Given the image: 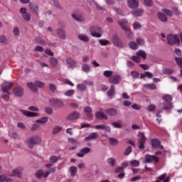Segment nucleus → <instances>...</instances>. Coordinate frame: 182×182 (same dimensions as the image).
Instances as JSON below:
<instances>
[{"mask_svg": "<svg viewBox=\"0 0 182 182\" xmlns=\"http://www.w3.org/2000/svg\"><path fill=\"white\" fill-rule=\"evenodd\" d=\"M167 42L171 46L174 45L179 46L181 42L180 41V36L178 34H169L166 37Z\"/></svg>", "mask_w": 182, "mask_h": 182, "instance_id": "nucleus-1", "label": "nucleus"}, {"mask_svg": "<svg viewBox=\"0 0 182 182\" xmlns=\"http://www.w3.org/2000/svg\"><path fill=\"white\" fill-rule=\"evenodd\" d=\"M41 136L34 135L26 140V143L28 144L29 149H33V146L36 144H41Z\"/></svg>", "mask_w": 182, "mask_h": 182, "instance_id": "nucleus-2", "label": "nucleus"}, {"mask_svg": "<svg viewBox=\"0 0 182 182\" xmlns=\"http://www.w3.org/2000/svg\"><path fill=\"white\" fill-rule=\"evenodd\" d=\"M119 25L121 26L122 29L123 31H126L127 36L128 38H133V33L131 31H129V27H127V25H129V22L126 21V19H122L118 21Z\"/></svg>", "mask_w": 182, "mask_h": 182, "instance_id": "nucleus-3", "label": "nucleus"}, {"mask_svg": "<svg viewBox=\"0 0 182 182\" xmlns=\"http://www.w3.org/2000/svg\"><path fill=\"white\" fill-rule=\"evenodd\" d=\"M56 172V168H51L49 171H47L46 173L43 172V170L40 169L36 171V177L37 178H42V177H48L49 176V173H55Z\"/></svg>", "mask_w": 182, "mask_h": 182, "instance_id": "nucleus-4", "label": "nucleus"}, {"mask_svg": "<svg viewBox=\"0 0 182 182\" xmlns=\"http://www.w3.org/2000/svg\"><path fill=\"white\" fill-rule=\"evenodd\" d=\"M90 31L91 32L92 36H94L95 38L102 37V34H100V33L102 32V28H100V27L92 26L90 27Z\"/></svg>", "mask_w": 182, "mask_h": 182, "instance_id": "nucleus-5", "label": "nucleus"}, {"mask_svg": "<svg viewBox=\"0 0 182 182\" xmlns=\"http://www.w3.org/2000/svg\"><path fill=\"white\" fill-rule=\"evenodd\" d=\"M159 159L157 156L155 155H150L146 154L145 155V163L150 164V163H159Z\"/></svg>", "mask_w": 182, "mask_h": 182, "instance_id": "nucleus-6", "label": "nucleus"}, {"mask_svg": "<svg viewBox=\"0 0 182 182\" xmlns=\"http://www.w3.org/2000/svg\"><path fill=\"white\" fill-rule=\"evenodd\" d=\"M14 86V83L12 82H5L1 85V90L4 93H8L9 95V90Z\"/></svg>", "mask_w": 182, "mask_h": 182, "instance_id": "nucleus-7", "label": "nucleus"}, {"mask_svg": "<svg viewBox=\"0 0 182 182\" xmlns=\"http://www.w3.org/2000/svg\"><path fill=\"white\" fill-rule=\"evenodd\" d=\"M139 136L140 137L139 149L140 150H143L146 149V146H144V144H146V140H147V139L146 138V136H144V133L143 132H139Z\"/></svg>", "mask_w": 182, "mask_h": 182, "instance_id": "nucleus-8", "label": "nucleus"}, {"mask_svg": "<svg viewBox=\"0 0 182 182\" xmlns=\"http://www.w3.org/2000/svg\"><path fill=\"white\" fill-rule=\"evenodd\" d=\"M50 103L53 106V107H62L63 106V102L62 100L58 98H52L50 100Z\"/></svg>", "mask_w": 182, "mask_h": 182, "instance_id": "nucleus-9", "label": "nucleus"}, {"mask_svg": "<svg viewBox=\"0 0 182 182\" xmlns=\"http://www.w3.org/2000/svg\"><path fill=\"white\" fill-rule=\"evenodd\" d=\"M121 80H122V77L119 75L111 76L109 78V83H112V85H119Z\"/></svg>", "mask_w": 182, "mask_h": 182, "instance_id": "nucleus-10", "label": "nucleus"}, {"mask_svg": "<svg viewBox=\"0 0 182 182\" xmlns=\"http://www.w3.org/2000/svg\"><path fill=\"white\" fill-rule=\"evenodd\" d=\"M151 143L154 149H160V150H163V149H164V146L161 145L160 140L157 139H151Z\"/></svg>", "mask_w": 182, "mask_h": 182, "instance_id": "nucleus-11", "label": "nucleus"}, {"mask_svg": "<svg viewBox=\"0 0 182 182\" xmlns=\"http://www.w3.org/2000/svg\"><path fill=\"white\" fill-rule=\"evenodd\" d=\"M127 4L131 9L139 8V0H127Z\"/></svg>", "mask_w": 182, "mask_h": 182, "instance_id": "nucleus-12", "label": "nucleus"}, {"mask_svg": "<svg viewBox=\"0 0 182 182\" xmlns=\"http://www.w3.org/2000/svg\"><path fill=\"white\" fill-rule=\"evenodd\" d=\"M13 92L17 97H21L23 95V88L22 87L17 86L13 89Z\"/></svg>", "mask_w": 182, "mask_h": 182, "instance_id": "nucleus-13", "label": "nucleus"}, {"mask_svg": "<svg viewBox=\"0 0 182 182\" xmlns=\"http://www.w3.org/2000/svg\"><path fill=\"white\" fill-rule=\"evenodd\" d=\"M112 43L114 45L117 46L118 48L122 47V40H120V38H119L118 35H114L112 37Z\"/></svg>", "mask_w": 182, "mask_h": 182, "instance_id": "nucleus-14", "label": "nucleus"}, {"mask_svg": "<svg viewBox=\"0 0 182 182\" xmlns=\"http://www.w3.org/2000/svg\"><path fill=\"white\" fill-rule=\"evenodd\" d=\"M22 171H23V168H17L16 169H14L11 171V177H14L15 176H17V177H21L22 176Z\"/></svg>", "mask_w": 182, "mask_h": 182, "instance_id": "nucleus-15", "label": "nucleus"}, {"mask_svg": "<svg viewBox=\"0 0 182 182\" xmlns=\"http://www.w3.org/2000/svg\"><path fill=\"white\" fill-rule=\"evenodd\" d=\"M95 117L100 120H107V119H109L107 115L102 112H97L95 113Z\"/></svg>", "mask_w": 182, "mask_h": 182, "instance_id": "nucleus-16", "label": "nucleus"}, {"mask_svg": "<svg viewBox=\"0 0 182 182\" xmlns=\"http://www.w3.org/2000/svg\"><path fill=\"white\" fill-rule=\"evenodd\" d=\"M80 117V114L78 112H74L68 116V120H77Z\"/></svg>", "mask_w": 182, "mask_h": 182, "instance_id": "nucleus-17", "label": "nucleus"}, {"mask_svg": "<svg viewBox=\"0 0 182 182\" xmlns=\"http://www.w3.org/2000/svg\"><path fill=\"white\" fill-rule=\"evenodd\" d=\"M105 113L107 114V116L114 117L117 114V109L115 108H109L107 109H105Z\"/></svg>", "mask_w": 182, "mask_h": 182, "instance_id": "nucleus-18", "label": "nucleus"}, {"mask_svg": "<svg viewBox=\"0 0 182 182\" xmlns=\"http://www.w3.org/2000/svg\"><path fill=\"white\" fill-rule=\"evenodd\" d=\"M90 148L85 147L82 149L79 153L77 154V157H85V154H87L90 151Z\"/></svg>", "mask_w": 182, "mask_h": 182, "instance_id": "nucleus-19", "label": "nucleus"}, {"mask_svg": "<svg viewBox=\"0 0 182 182\" xmlns=\"http://www.w3.org/2000/svg\"><path fill=\"white\" fill-rule=\"evenodd\" d=\"M99 137L97 132H92L88 136L85 138V141H90V140H96Z\"/></svg>", "mask_w": 182, "mask_h": 182, "instance_id": "nucleus-20", "label": "nucleus"}, {"mask_svg": "<svg viewBox=\"0 0 182 182\" xmlns=\"http://www.w3.org/2000/svg\"><path fill=\"white\" fill-rule=\"evenodd\" d=\"M21 113H23V114L24 116H26L27 117H38V113H36V112H29V111H26V110H21Z\"/></svg>", "mask_w": 182, "mask_h": 182, "instance_id": "nucleus-21", "label": "nucleus"}, {"mask_svg": "<svg viewBox=\"0 0 182 182\" xmlns=\"http://www.w3.org/2000/svg\"><path fill=\"white\" fill-rule=\"evenodd\" d=\"M166 176H167V173H163L159 177H158V179L156 181V182H160V181L168 182V181H170V178L168 176L167 178H166Z\"/></svg>", "mask_w": 182, "mask_h": 182, "instance_id": "nucleus-22", "label": "nucleus"}, {"mask_svg": "<svg viewBox=\"0 0 182 182\" xmlns=\"http://www.w3.org/2000/svg\"><path fill=\"white\" fill-rule=\"evenodd\" d=\"M66 63L69 65V68H76V60L72 58H68L66 59Z\"/></svg>", "mask_w": 182, "mask_h": 182, "instance_id": "nucleus-23", "label": "nucleus"}, {"mask_svg": "<svg viewBox=\"0 0 182 182\" xmlns=\"http://www.w3.org/2000/svg\"><path fill=\"white\" fill-rule=\"evenodd\" d=\"M115 93L114 85H111L109 90H108L107 92V96L109 97V99H113V96H114Z\"/></svg>", "mask_w": 182, "mask_h": 182, "instance_id": "nucleus-24", "label": "nucleus"}, {"mask_svg": "<svg viewBox=\"0 0 182 182\" xmlns=\"http://www.w3.org/2000/svg\"><path fill=\"white\" fill-rule=\"evenodd\" d=\"M27 87H28V89H30V90L34 93H37L38 92V87H36L35 82H28L27 84Z\"/></svg>", "mask_w": 182, "mask_h": 182, "instance_id": "nucleus-25", "label": "nucleus"}, {"mask_svg": "<svg viewBox=\"0 0 182 182\" xmlns=\"http://www.w3.org/2000/svg\"><path fill=\"white\" fill-rule=\"evenodd\" d=\"M57 35L60 39H66V35L65 34V30L58 28L57 30Z\"/></svg>", "mask_w": 182, "mask_h": 182, "instance_id": "nucleus-26", "label": "nucleus"}, {"mask_svg": "<svg viewBox=\"0 0 182 182\" xmlns=\"http://www.w3.org/2000/svg\"><path fill=\"white\" fill-rule=\"evenodd\" d=\"M95 127L98 130L101 129L102 130H105V132H109L111 130L110 127L106 126L105 124L95 125Z\"/></svg>", "mask_w": 182, "mask_h": 182, "instance_id": "nucleus-27", "label": "nucleus"}, {"mask_svg": "<svg viewBox=\"0 0 182 182\" xmlns=\"http://www.w3.org/2000/svg\"><path fill=\"white\" fill-rule=\"evenodd\" d=\"M29 8L34 14H36V15H38V11L39 9V7L38 6V5L33 3H31L29 4Z\"/></svg>", "mask_w": 182, "mask_h": 182, "instance_id": "nucleus-28", "label": "nucleus"}, {"mask_svg": "<svg viewBox=\"0 0 182 182\" xmlns=\"http://www.w3.org/2000/svg\"><path fill=\"white\" fill-rule=\"evenodd\" d=\"M84 113H85L87 117H93V115L92 114V107H85Z\"/></svg>", "mask_w": 182, "mask_h": 182, "instance_id": "nucleus-29", "label": "nucleus"}, {"mask_svg": "<svg viewBox=\"0 0 182 182\" xmlns=\"http://www.w3.org/2000/svg\"><path fill=\"white\" fill-rule=\"evenodd\" d=\"M132 14L134 16H141V15H143V9H138L136 10H133Z\"/></svg>", "mask_w": 182, "mask_h": 182, "instance_id": "nucleus-30", "label": "nucleus"}, {"mask_svg": "<svg viewBox=\"0 0 182 182\" xmlns=\"http://www.w3.org/2000/svg\"><path fill=\"white\" fill-rule=\"evenodd\" d=\"M158 18L161 22H167V16L161 12L158 13Z\"/></svg>", "mask_w": 182, "mask_h": 182, "instance_id": "nucleus-31", "label": "nucleus"}, {"mask_svg": "<svg viewBox=\"0 0 182 182\" xmlns=\"http://www.w3.org/2000/svg\"><path fill=\"white\" fill-rule=\"evenodd\" d=\"M163 100H164L165 102L171 103L173 100V97L170 95H165L163 97Z\"/></svg>", "mask_w": 182, "mask_h": 182, "instance_id": "nucleus-32", "label": "nucleus"}, {"mask_svg": "<svg viewBox=\"0 0 182 182\" xmlns=\"http://www.w3.org/2000/svg\"><path fill=\"white\" fill-rule=\"evenodd\" d=\"M129 46L133 50H137V48H139V44L134 41H131L129 43Z\"/></svg>", "mask_w": 182, "mask_h": 182, "instance_id": "nucleus-33", "label": "nucleus"}, {"mask_svg": "<svg viewBox=\"0 0 182 182\" xmlns=\"http://www.w3.org/2000/svg\"><path fill=\"white\" fill-rule=\"evenodd\" d=\"M35 41L39 45H46V41H45V39L40 37H36L35 38Z\"/></svg>", "mask_w": 182, "mask_h": 182, "instance_id": "nucleus-34", "label": "nucleus"}, {"mask_svg": "<svg viewBox=\"0 0 182 182\" xmlns=\"http://www.w3.org/2000/svg\"><path fill=\"white\" fill-rule=\"evenodd\" d=\"M50 63L52 68H55V66L58 65V60L55 58H50Z\"/></svg>", "mask_w": 182, "mask_h": 182, "instance_id": "nucleus-35", "label": "nucleus"}, {"mask_svg": "<svg viewBox=\"0 0 182 182\" xmlns=\"http://www.w3.org/2000/svg\"><path fill=\"white\" fill-rule=\"evenodd\" d=\"M173 108V105L171 102H164V110H168Z\"/></svg>", "mask_w": 182, "mask_h": 182, "instance_id": "nucleus-36", "label": "nucleus"}, {"mask_svg": "<svg viewBox=\"0 0 182 182\" xmlns=\"http://www.w3.org/2000/svg\"><path fill=\"white\" fill-rule=\"evenodd\" d=\"M70 171L72 177H75V176H76V173H77V168H76V166H71Z\"/></svg>", "mask_w": 182, "mask_h": 182, "instance_id": "nucleus-37", "label": "nucleus"}, {"mask_svg": "<svg viewBox=\"0 0 182 182\" xmlns=\"http://www.w3.org/2000/svg\"><path fill=\"white\" fill-rule=\"evenodd\" d=\"M79 40L82 41V42H89V37L85 35L80 34L78 36Z\"/></svg>", "mask_w": 182, "mask_h": 182, "instance_id": "nucleus-38", "label": "nucleus"}, {"mask_svg": "<svg viewBox=\"0 0 182 182\" xmlns=\"http://www.w3.org/2000/svg\"><path fill=\"white\" fill-rule=\"evenodd\" d=\"M35 85L36 86H37V87H40V88L45 87V86L46 85L45 82L39 80L35 81Z\"/></svg>", "mask_w": 182, "mask_h": 182, "instance_id": "nucleus-39", "label": "nucleus"}, {"mask_svg": "<svg viewBox=\"0 0 182 182\" xmlns=\"http://www.w3.org/2000/svg\"><path fill=\"white\" fill-rule=\"evenodd\" d=\"M47 122H48V117H43L40 119H38L36 121V123H40L41 124H44V123H47Z\"/></svg>", "mask_w": 182, "mask_h": 182, "instance_id": "nucleus-40", "label": "nucleus"}, {"mask_svg": "<svg viewBox=\"0 0 182 182\" xmlns=\"http://www.w3.org/2000/svg\"><path fill=\"white\" fill-rule=\"evenodd\" d=\"M103 75L105 77H112V75H113V71L112 70H105Z\"/></svg>", "mask_w": 182, "mask_h": 182, "instance_id": "nucleus-41", "label": "nucleus"}, {"mask_svg": "<svg viewBox=\"0 0 182 182\" xmlns=\"http://www.w3.org/2000/svg\"><path fill=\"white\" fill-rule=\"evenodd\" d=\"M22 18L26 21V22H29L31 21V14L26 13L25 14L22 15Z\"/></svg>", "mask_w": 182, "mask_h": 182, "instance_id": "nucleus-42", "label": "nucleus"}, {"mask_svg": "<svg viewBox=\"0 0 182 182\" xmlns=\"http://www.w3.org/2000/svg\"><path fill=\"white\" fill-rule=\"evenodd\" d=\"M144 87H149L150 90H156L157 89V86L155 84H145Z\"/></svg>", "mask_w": 182, "mask_h": 182, "instance_id": "nucleus-43", "label": "nucleus"}, {"mask_svg": "<svg viewBox=\"0 0 182 182\" xmlns=\"http://www.w3.org/2000/svg\"><path fill=\"white\" fill-rule=\"evenodd\" d=\"M136 55L138 56H141V58H143V59H146V58H147V55L146 54V53L143 50H139L136 53Z\"/></svg>", "mask_w": 182, "mask_h": 182, "instance_id": "nucleus-44", "label": "nucleus"}, {"mask_svg": "<svg viewBox=\"0 0 182 182\" xmlns=\"http://www.w3.org/2000/svg\"><path fill=\"white\" fill-rule=\"evenodd\" d=\"M164 75H173L174 71L171 68H165L164 69Z\"/></svg>", "mask_w": 182, "mask_h": 182, "instance_id": "nucleus-45", "label": "nucleus"}, {"mask_svg": "<svg viewBox=\"0 0 182 182\" xmlns=\"http://www.w3.org/2000/svg\"><path fill=\"white\" fill-rule=\"evenodd\" d=\"M107 161L108 164H109L112 167L114 166V164H116V160L114 159V158H109L107 160Z\"/></svg>", "mask_w": 182, "mask_h": 182, "instance_id": "nucleus-46", "label": "nucleus"}, {"mask_svg": "<svg viewBox=\"0 0 182 182\" xmlns=\"http://www.w3.org/2000/svg\"><path fill=\"white\" fill-rule=\"evenodd\" d=\"M119 141H117V139L114 138H109V144L111 146H117Z\"/></svg>", "mask_w": 182, "mask_h": 182, "instance_id": "nucleus-47", "label": "nucleus"}, {"mask_svg": "<svg viewBox=\"0 0 182 182\" xmlns=\"http://www.w3.org/2000/svg\"><path fill=\"white\" fill-rule=\"evenodd\" d=\"M73 95H75V90H69L65 92V96H68V97L73 96Z\"/></svg>", "mask_w": 182, "mask_h": 182, "instance_id": "nucleus-48", "label": "nucleus"}, {"mask_svg": "<svg viewBox=\"0 0 182 182\" xmlns=\"http://www.w3.org/2000/svg\"><path fill=\"white\" fill-rule=\"evenodd\" d=\"M49 89L51 93H55V92H56V85H55V84L50 83L49 84Z\"/></svg>", "mask_w": 182, "mask_h": 182, "instance_id": "nucleus-49", "label": "nucleus"}, {"mask_svg": "<svg viewBox=\"0 0 182 182\" xmlns=\"http://www.w3.org/2000/svg\"><path fill=\"white\" fill-rule=\"evenodd\" d=\"M162 12H164V14H166V15H167L168 16H173V11H171V10L164 9H162Z\"/></svg>", "mask_w": 182, "mask_h": 182, "instance_id": "nucleus-50", "label": "nucleus"}, {"mask_svg": "<svg viewBox=\"0 0 182 182\" xmlns=\"http://www.w3.org/2000/svg\"><path fill=\"white\" fill-rule=\"evenodd\" d=\"M132 59L134 62H136V63H140V62L141 61V58H140L139 55H133L132 57Z\"/></svg>", "mask_w": 182, "mask_h": 182, "instance_id": "nucleus-51", "label": "nucleus"}, {"mask_svg": "<svg viewBox=\"0 0 182 182\" xmlns=\"http://www.w3.org/2000/svg\"><path fill=\"white\" fill-rule=\"evenodd\" d=\"M175 60H176L177 65L181 68V69H182V58L176 57Z\"/></svg>", "mask_w": 182, "mask_h": 182, "instance_id": "nucleus-52", "label": "nucleus"}, {"mask_svg": "<svg viewBox=\"0 0 182 182\" xmlns=\"http://www.w3.org/2000/svg\"><path fill=\"white\" fill-rule=\"evenodd\" d=\"M82 69L83 72H85L86 73H87L90 70V67L89 65H87V64H84L82 66Z\"/></svg>", "mask_w": 182, "mask_h": 182, "instance_id": "nucleus-53", "label": "nucleus"}, {"mask_svg": "<svg viewBox=\"0 0 182 182\" xmlns=\"http://www.w3.org/2000/svg\"><path fill=\"white\" fill-rule=\"evenodd\" d=\"M141 24H140L139 22H134L133 23V28L134 29V31L137 30V29H141Z\"/></svg>", "mask_w": 182, "mask_h": 182, "instance_id": "nucleus-54", "label": "nucleus"}, {"mask_svg": "<svg viewBox=\"0 0 182 182\" xmlns=\"http://www.w3.org/2000/svg\"><path fill=\"white\" fill-rule=\"evenodd\" d=\"M130 164L134 166V167H139V166H140V161L137 160H132L130 161Z\"/></svg>", "mask_w": 182, "mask_h": 182, "instance_id": "nucleus-55", "label": "nucleus"}, {"mask_svg": "<svg viewBox=\"0 0 182 182\" xmlns=\"http://www.w3.org/2000/svg\"><path fill=\"white\" fill-rule=\"evenodd\" d=\"M58 160H59V157L56 156H53L50 157V163H57Z\"/></svg>", "mask_w": 182, "mask_h": 182, "instance_id": "nucleus-56", "label": "nucleus"}, {"mask_svg": "<svg viewBox=\"0 0 182 182\" xmlns=\"http://www.w3.org/2000/svg\"><path fill=\"white\" fill-rule=\"evenodd\" d=\"M77 88L78 89V90L85 91V90H86V85L84 84H78L77 85Z\"/></svg>", "mask_w": 182, "mask_h": 182, "instance_id": "nucleus-57", "label": "nucleus"}, {"mask_svg": "<svg viewBox=\"0 0 182 182\" xmlns=\"http://www.w3.org/2000/svg\"><path fill=\"white\" fill-rule=\"evenodd\" d=\"M132 146H128L126 149L124 153V156H129V154H130V153H132Z\"/></svg>", "mask_w": 182, "mask_h": 182, "instance_id": "nucleus-58", "label": "nucleus"}, {"mask_svg": "<svg viewBox=\"0 0 182 182\" xmlns=\"http://www.w3.org/2000/svg\"><path fill=\"white\" fill-rule=\"evenodd\" d=\"M99 42H100V45H102V46H107V44L109 43V41H107V40H103V39H100V40L99 41Z\"/></svg>", "mask_w": 182, "mask_h": 182, "instance_id": "nucleus-59", "label": "nucleus"}, {"mask_svg": "<svg viewBox=\"0 0 182 182\" xmlns=\"http://www.w3.org/2000/svg\"><path fill=\"white\" fill-rule=\"evenodd\" d=\"M156 110V105H150L147 107V111L148 112H154Z\"/></svg>", "mask_w": 182, "mask_h": 182, "instance_id": "nucleus-60", "label": "nucleus"}, {"mask_svg": "<svg viewBox=\"0 0 182 182\" xmlns=\"http://www.w3.org/2000/svg\"><path fill=\"white\" fill-rule=\"evenodd\" d=\"M62 127H56L55 128L53 129V133L54 134H56V133H59V132H61Z\"/></svg>", "mask_w": 182, "mask_h": 182, "instance_id": "nucleus-61", "label": "nucleus"}, {"mask_svg": "<svg viewBox=\"0 0 182 182\" xmlns=\"http://www.w3.org/2000/svg\"><path fill=\"white\" fill-rule=\"evenodd\" d=\"M131 75L132 77H134L135 79H137L140 76V74L136 71H132L131 72Z\"/></svg>", "mask_w": 182, "mask_h": 182, "instance_id": "nucleus-62", "label": "nucleus"}, {"mask_svg": "<svg viewBox=\"0 0 182 182\" xmlns=\"http://www.w3.org/2000/svg\"><path fill=\"white\" fill-rule=\"evenodd\" d=\"M145 4L147 6H153V1L152 0H144Z\"/></svg>", "mask_w": 182, "mask_h": 182, "instance_id": "nucleus-63", "label": "nucleus"}, {"mask_svg": "<svg viewBox=\"0 0 182 182\" xmlns=\"http://www.w3.org/2000/svg\"><path fill=\"white\" fill-rule=\"evenodd\" d=\"M136 43L138 45H141V46H143L144 45V40L143 38H136Z\"/></svg>", "mask_w": 182, "mask_h": 182, "instance_id": "nucleus-64", "label": "nucleus"}]
</instances>
